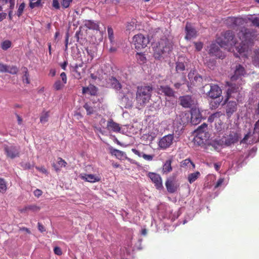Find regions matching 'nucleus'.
Here are the masks:
<instances>
[{
	"mask_svg": "<svg viewBox=\"0 0 259 259\" xmlns=\"http://www.w3.org/2000/svg\"><path fill=\"white\" fill-rule=\"evenodd\" d=\"M72 1L73 0H61V8L63 9L69 8Z\"/></svg>",
	"mask_w": 259,
	"mask_h": 259,
	"instance_id": "ea45409f",
	"label": "nucleus"
},
{
	"mask_svg": "<svg viewBox=\"0 0 259 259\" xmlns=\"http://www.w3.org/2000/svg\"><path fill=\"white\" fill-rule=\"evenodd\" d=\"M172 45L170 41L165 37L161 38L156 44L154 49L155 58H159L163 54L170 50Z\"/></svg>",
	"mask_w": 259,
	"mask_h": 259,
	"instance_id": "20e7f679",
	"label": "nucleus"
},
{
	"mask_svg": "<svg viewBox=\"0 0 259 259\" xmlns=\"http://www.w3.org/2000/svg\"><path fill=\"white\" fill-rule=\"evenodd\" d=\"M133 42L137 50L145 48L149 44V40L148 37H145L142 34H138L134 35L133 38Z\"/></svg>",
	"mask_w": 259,
	"mask_h": 259,
	"instance_id": "423d86ee",
	"label": "nucleus"
},
{
	"mask_svg": "<svg viewBox=\"0 0 259 259\" xmlns=\"http://www.w3.org/2000/svg\"><path fill=\"white\" fill-rule=\"evenodd\" d=\"M87 53L89 56H90L91 60H92L94 57L95 52L93 50L89 48V47L85 49Z\"/></svg>",
	"mask_w": 259,
	"mask_h": 259,
	"instance_id": "8fccbe9b",
	"label": "nucleus"
},
{
	"mask_svg": "<svg viewBox=\"0 0 259 259\" xmlns=\"http://www.w3.org/2000/svg\"><path fill=\"white\" fill-rule=\"evenodd\" d=\"M194 45L196 50L200 51L203 48V44L201 42H195Z\"/></svg>",
	"mask_w": 259,
	"mask_h": 259,
	"instance_id": "603ef678",
	"label": "nucleus"
},
{
	"mask_svg": "<svg viewBox=\"0 0 259 259\" xmlns=\"http://www.w3.org/2000/svg\"><path fill=\"white\" fill-rule=\"evenodd\" d=\"M107 128L109 131H112L114 132H119L121 130L119 124L115 122L112 119L108 121Z\"/></svg>",
	"mask_w": 259,
	"mask_h": 259,
	"instance_id": "f3484780",
	"label": "nucleus"
},
{
	"mask_svg": "<svg viewBox=\"0 0 259 259\" xmlns=\"http://www.w3.org/2000/svg\"><path fill=\"white\" fill-rule=\"evenodd\" d=\"M174 140V134H168L160 139L158 142V146L160 149L165 150L172 145Z\"/></svg>",
	"mask_w": 259,
	"mask_h": 259,
	"instance_id": "6e6552de",
	"label": "nucleus"
},
{
	"mask_svg": "<svg viewBox=\"0 0 259 259\" xmlns=\"http://www.w3.org/2000/svg\"><path fill=\"white\" fill-rule=\"evenodd\" d=\"M7 66V65L0 63V72L3 73L6 72Z\"/></svg>",
	"mask_w": 259,
	"mask_h": 259,
	"instance_id": "5fc2aeb1",
	"label": "nucleus"
},
{
	"mask_svg": "<svg viewBox=\"0 0 259 259\" xmlns=\"http://www.w3.org/2000/svg\"><path fill=\"white\" fill-rule=\"evenodd\" d=\"M238 141V137L237 134H230L226 138L225 144L230 146L237 142Z\"/></svg>",
	"mask_w": 259,
	"mask_h": 259,
	"instance_id": "412c9836",
	"label": "nucleus"
},
{
	"mask_svg": "<svg viewBox=\"0 0 259 259\" xmlns=\"http://www.w3.org/2000/svg\"><path fill=\"white\" fill-rule=\"evenodd\" d=\"M109 83L111 87L116 90L119 91L122 88V85L119 81L114 77H111L109 79Z\"/></svg>",
	"mask_w": 259,
	"mask_h": 259,
	"instance_id": "b1692460",
	"label": "nucleus"
},
{
	"mask_svg": "<svg viewBox=\"0 0 259 259\" xmlns=\"http://www.w3.org/2000/svg\"><path fill=\"white\" fill-rule=\"evenodd\" d=\"M136 58L140 64H144L146 62V57L142 53H137L136 54Z\"/></svg>",
	"mask_w": 259,
	"mask_h": 259,
	"instance_id": "473e14b6",
	"label": "nucleus"
},
{
	"mask_svg": "<svg viewBox=\"0 0 259 259\" xmlns=\"http://www.w3.org/2000/svg\"><path fill=\"white\" fill-rule=\"evenodd\" d=\"M19 71L18 67L16 66H7L6 72L12 74H16Z\"/></svg>",
	"mask_w": 259,
	"mask_h": 259,
	"instance_id": "f704fd0d",
	"label": "nucleus"
},
{
	"mask_svg": "<svg viewBox=\"0 0 259 259\" xmlns=\"http://www.w3.org/2000/svg\"><path fill=\"white\" fill-rule=\"evenodd\" d=\"M26 6V3L24 1H20V3H17L16 5L17 10L16 12V15L19 18L24 13V11L25 9Z\"/></svg>",
	"mask_w": 259,
	"mask_h": 259,
	"instance_id": "4be33fe9",
	"label": "nucleus"
},
{
	"mask_svg": "<svg viewBox=\"0 0 259 259\" xmlns=\"http://www.w3.org/2000/svg\"><path fill=\"white\" fill-rule=\"evenodd\" d=\"M84 25L87 28H88L90 29H93V30H99V24L92 20H85L84 21Z\"/></svg>",
	"mask_w": 259,
	"mask_h": 259,
	"instance_id": "393cba45",
	"label": "nucleus"
},
{
	"mask_svg": "<svg viewBox=\"0 0 259 259\" xmlns=\"http://www.w3.org/2000/svg\"><path fill=\"white\" fill-rule=\"evenodd\" d=\"M247 20L251 22L253 26L259 27V15L257 17H253V15H250L247 17Z\"/></svg>",
	"mask_w": 259,
	"mask_h": 259,
	"instance_id": "c756f323",
	"label": "nucleus"
},
{
	"mask_svg": "<svg viewBox=\"0 0 259 259\" xmlns=\"http://www.w3.org/2000/svg\"><path fill=\"white\" fill-rule=\"evenodd\" d=\"M153 157H154V156L153 155H147L145 153L143 155V158L147 161L152 160Z\"/></svg>",
	"mask_w": 259,
	"mask_h": 259,
	"instance_id": "864d4df0",
	"label": "nucleus"
},
{
	"mask_svg": "<svg viewBox=\"0 0 259 259\" xmlns=\"http://www.w3.org/2000/svg\"><path fill=\"white\" fill-rule=\"evenodd\" d=\"M58 161L57 163H58L59 166H58L55 163L53 164V166L54 167V168H55V169L56 171H59L60 167H65L67 164L66 162L64 160H63L62 158L59 157V158H58Z\"/></svg>",
	"mask_w": 259,
	"mask_h": 259,
	"instance_id": "c85d7f7f",
	"label": "nucleus"
},
{
	"mask_svg": "<svg viewBox=\"0 0 259 259\" xmlns=\"http://www.w3.org/2000/svg\"><path fill=\"white\" fill-rule=\"evenodd\" d=\"M153 90L151 85L137 87L135 100L139 108L144 107L149 102L151 98Z\"/></svg>",
	"mask_w": 259,
	"mask_h": 259,
	"instance_id": "f03ea898",
	"label": "nucleus"
},
{
	"mask_svg": "<svg viewBox=\"0 0 259 259\" xmlns=\"http://www.w3.org/2000/svg\"><path fill=\"white\" fill-rule=\"evenodd\" d=\"M68 41H69V34H68V33H67L66 34V37H65V51H66L68 49Z\"/></svg>",
	"mask_w": 259,
	"mask_h": 259,
	"instance_id": "680f3d73",
	"label": "nucleus"
},
{
	"mask_svg": "<svg viewBox=\"0 0 259 259\" xmlns=\"http://www.w3.org/2000/svg\"><path fill=\"white\" fill-rule=\"evenodd\" d=\"M60 76L61 77V79L63 82L64 84L66 83L67 82V76L65 72H62L60 74Z\"/></svg>",
	"mask_w": 259,
	"mask_h": 259,
	"instance_id": "bf43d9fd",
	"label": "nucleus"
},
{
	"mask_svg": "<svg viewBox=\"0 0 259 259\" xmlns=\"http://www.w3.org/2000/svg\"><path fill=\"white\" fill-rule=\"evenodd\" d=\"M7 190V182L5 179L0 178V192L4 193Z\"/></svg>",
	"mask_w": 259,
	"mask_h": 259,
	"instance_id": "72a5a7b5",
	"label": "nucleus"
},
{
	"mask_svg": "<svg viewBox=\"0 0 259 259\" xmlns=\"http://www.w3.org/2000/svg\"><path fill=\"white\" fill-rule=\"evenodd\" d=\"M16 116L17 117V121H18V124L19 125H21L22 123V122H23V119L22 118H21V117L18 115V114H16Z\"/></svg>",
	"mask_w": 259,
	"mask_h": 259,
	"instance_id": "0e129e2a",
	"label": "nucleus"
},
{
	"mask_svg": "<svg viewBox=\"0 0 259 259\" xmlns=\"http://www.w3.org/2000/svg\"><path fill=\"white\" fill-rule=\"evenodd\" d=\"M232 24L230 27L235 29L237 27L239 29L237 36L240 42L238 45L234 34L231 30H227L223 34V38H218V42L221 47L225 46H236V50L239 53L247 52L251 47L253 46L254 34L249 29L245 27H241L245 23V21L241 18H231L229 19Z\"/></svg>",
	"mask_w": 259,
	"mask_h": 259,
	"instance_id": "f257e3e1",
	"label": "nucleus"
},
{
	"mask_svg": "<svg viewBox=\"0 0 259 259\" xmlns=\"http://www.w3.org/2000/svg\"><path fill=\"white\" fill-rule=\"evenodd\" d=\"M207 129V124L205 123H203L201 125L199 126L195 131L197 134L196 138L201 139L202 134H205V132Z\"/></svg>",
	"mask_w": 259,
	"mask_h": 259,
	"instance_id": "5701e85b",
	"label": "nucleus"
},
{
	"mask_svg": "<svg viewBox=\"0 0 259 259\" xmlns=\"http://www.w3.org/2000/svg\"><path fill=\"white\" fill-rule=\"evenodd\" d=\"M84 108L86 110L88 115H91L94 112V108L91 106L88 103H85L83 105Z\"/></svg>",
	"mask_w": 259,
	"mask_h": 259,
	"instance_id": "37998d69",
	"label": "nucleus"
},
{
	"mask_svg": "<svg viewBox=\"0 0 259 259\" xmlns=\"http://www.w3.org/2000/svg\"><path fill=\"white\" fill-rule=\"evenodd\" d=\"M158 90L162 93H163L165 96L172 97L175 96L174 91L168 85H160L158 88Z\"/></svg>",
	"mask_w": 259,
	"mask_h": 259,
	"instance_id": "dca6fc26",
	"label": "nucleus"
},
{
	"mask_svg": "<svg viewBox=\"0 0 259 259\" xmlns=\"http://www.w3.org/2000/svg\"><path fill=\"white\" fill-rule=\"evenodd\" d=\"M54 253L57 255H61L62 254V251L60 247L56 246L54 248Z\"/></svg>",
	"mask_w": 259,
	"mask_h": 259,
	"instance_id": "3c124183",
	"label": "nucleus"
},
{
	"mask_svg": "<svg viewBox=\"0 0 259 259\" xmlns=\"http://www.w3.org/2000/svg\"><path fill=\"white\" fill-rule=\"evenodd\" d=\"M15 0H0V11H3L4 8L14 9Z\"/></svg>",
	"mask_w": 259,
	"mask_h": 259,
	"instance_id": "4468645a",
	"label": "nucleus"
},
{
	"mask_svg": "<svg viewBox=\"0 0 259 259\" xmlns=\"http://www.w3.org/2000/svg\"><path fill=\"white\" fill-rule=\"evenodd\" d=\"M107 30H108V38H109L111 43H113L114 41L113 30L111 27H108Z\"/></svg>",
	"mask_w": 259,
	"mask_h": 259,
	"instance_id": "a19ab883",
	"label": "nucleus"
},
{
	"mask_svg": "<svg viewBox=\"0 0 259 259\" xmlns=\"http://www.w3.org/2000/svg\"><path fill=\"white\" fill-rule=\"evenodd\" d=\"M223 182H224V179L220 178L218 180V181L215 184V188H218V187H220L222 184Z\"/></svg>",
	"mask_w": 259,
	"mask_h": 259,
	"instance_id": "e2e57ef3",
	"label": "nucleus"
},
{
	"mask_svg": "<svg viewBox=\"0 0 259 259\" xmlns=\"http://www.w3.org/2000/svg\"><path fill=\"white\" fill-rule=\"evenodd\" d=\"M252 62L255 66L259 67V49L254 52Z\"/></svg>",
	"mask_w": 259,
	"mask_h": 259,
	"instance_id": "e433bc0d",
	"label": "nucleus"
},
{
	"mask_svg": "<svg viewBox=\"0 0 259 259\" xmlns=\"http://www.w3.org/2000/svg\"><path fill=\"white\" fill-rule=\"evenodd\" d=\"M4 150L7 158L13 159L20 156V147L18 146L5 145Z\"/></svg>",
	"mask_w": 259,
	"mask_h": 259,
	"instance_id": "0eeeda50",
	"label": "nucleus"
},
{
	"mask_svg": "<svg viewBox=\"0 0 259 259\" xmlns=\"http://www.w3.org/2000/svg\"><path fill=\"white\" fill-rule=\"evenodd\" d=\"M185 30L186 31V35L185 36V38L187 39H190L192 37H194L196 35V30L194 28H192L190 24L187 23Z\"/></svg>",
	"mask_w": 259,
	"mask_h": 259,
	"instance_id": "6ab92c4d",
	"label": "nucleus"
},
{
	"mask_svg": "<svg viewBox=\"0 0 259 259\" xmlns=\"http://www.w3.org/2000/svg\"><path fill=\"white\" fill-rule=\"evenodd\" d=\"M165 186L169 193H174L177 191L179 184L174 178H169L166 181Z\"/></svg>",
	"mask_w": 259,
	"mask_h": 259,
	"instance_id": "9b49d317",
	"label": "nucleus"
},
{
	"mask_svg": "<svg viewBox=\"0 0 259 259\" xmlns=\"http://www.w3.org/2000/svg\"><path fill=\"white\" fill-rule=\"evenodd\" d=\"M28 210H31L33 212L38 211L40 209V207L36 206V205H30L27 206Z\"/></svg>",
	"mask_w": 259,
	"mask_h": 259,
	"instance_id": "de8ad7c7",
	"label": "nucleus"
},
{
	"mask_svg": "<svg viewBox=\"0 0 259 259\" xmlns=\"http://www.w3.org/2000/svg\"><path fill=\"white\" fill-rule=\"evenodd\" d=\"M148 176L154 184L157 189H159L162 188V179L159 175L150 172L148 173Z\"/></svg>",
	"mask_w": 259,
	"mask_h": 259,
	"instance_id": "f8f14e48",
	"label": "nucleus"
},
{
	"mask_svg": "<svg viewBox=\"0 0 259 259\" xmlns=\"http://www.w3.org/2000/svg\"><path fill=\"white\" fill-rule=\"evenodd\" d=\"M111 153L118 159H122L125 155L123 152L115 149L111 150Z\"/></svg>",
	"mask_w": 259,
	"mask_h": 259,
	"instance_id": "2f4dec72",
	"label": "nucleus"
},
{
	"mask_svg": "<svg viewBox=\"0 0 259 259\" xmlns=\"http://www.w3.org/2000/svg\"><path fill=\"white\" fill-rule=\"evenodd\" d=\"M52 6L55 10H60L61 6L58 0H52Z\"/></svg>",
	"mask_w": 259,
	"mask_h": 259,
	"instance_id": "49530a36",
	"label": "nucleus"
},
{
	"mask_svg": "<svg viewBox=\"0 0 259 259\" xmlns=\"http://www.w3.org/2000/svg\"><path fill=\"white\" fill-rule=\"evenodd\" d=\"M200 176V173L198 171L191 173L188 176V181L190 184H192L195 182Z\"/></svg>",
	"mask_w": 259,
	"mask_h": 259,
	"instance_id": "cd10ccee",
	"label": "nucleus"
},
{
	"mask_svg": "<svg viewBox=\"0 0 259 259\" xmlns=\"http://www.w3.org/2000/svg\"><path fill=\"white\" fill-rule=\"evenodd\" d=\"M202 81V78L201 76L199 74L196 75L194 77V80H193V82L194 84L199 85L200 84Z\"/></svg>",
	"mask_w": 259,
	"mask_h": 259,
	"instance_id": "a18cd8bd",
	"label": "nucleus"
},
{
	"mask_svg": "<svg viewBox=\"0 0 259 259\" xmlns=\"http://www.w3.org/2000/svg\"><path fill=\"white\" fill-rule=\"evenodd\" d=\"M237 110V103L235 101L229 102L226 106V112L228 117H230Z\"/></svg>",
	"mask_w": 259,
	"mask_h": 259,
	"instance_id": "2eb2a0df",
	"label": "nucleus"
},
{
	"mask_svg": "<svg viewBox=\"0 0 259 259\" xmlns=\"http://www.w3.org/2000/svg\"><path fill=\"white\" fill-rule=\"evenodd\" d=\"M80 34V31H77L75 34V37L76 38L77 41L81 43L79 41V34Z\"/></svg>",
	"mask_w": 259,
	"mask_h": 259,
	"instance_id": "338daca9",
	"label": "nucleus"
},
{
	"mask_svg": "<svg viewBox=\"0 0 259 259\" xmlns=\"http://www.w3.org/2000/svg\"><path fill=\"white\" fill-rule=\"evenodd\" d=\"M97 92V90L95 87L93 86L91 88L90 94L92 95H95Z\"/></svg>",
	"mask_w": 259,
	"mask_h": 259,
	"instance_id": "69168bd1",
	"label": "nucleus"
},
{
	"mask_svg": "<svg viewBox=\"0 0 259 259\" xmlns=\"http://www.w3.org/2000/svg\"><path fill=\"white\" fill-rule=\"evenodd\" d=\"M254 130L255 131L259 130V119L255 122L254 124Z\"/></svg>",
	"mask_w": 259,
	"mask_h": 259,
	"instance_id": "774afa93",
	"label": "nucleus"
},
{
	"mask_svg": "<svg viewBox=\"0 0 259 259\" xmlns=\"http://www.w3.org/2000/svg\"><path fill=\"white\" fill-rule=\"evenodd\" d=\"M180 104L185 108H190L195 104V101L191 96L185 95L180 97Z\"/></svg>",
	"mask_w": 259,
	"mask_h": 259,
	"instance_id": "9d476101",
	"label": "nucleus"
},
{
	"mask_svg": "<svg viewBox=\"0 0 259 259\" xmlns=\"http://www.w3.org/2000/svg\"><path fill=\"white\" fill-rule=\"evenodd\" d=\"M245 73V69L242 65L240 64L236 65L234 74L231 78V81L227 82V85L229 87L227 90L228 95L238 91L239 85L234 82L238 80L241 76H244Z\"/></svg>",
	"mask_w": 259,
	"mask_h": 259,
	"instance_id": "7ed1b4c3",
	"label": "nucleus"
},
{
	"mask_svg": "<svg viewBox=\"0 0 259 259\" xmlns=\"http://www.w3.org/2000/svg\"><path fill=\"white\" fill-rule=\"evenodd\" d=\"M221 47L220 44L218 42L217 39V43H212L210 45L208 53L211 56H214L220 59H223L225 57V54L221 50L220 47Z\"/></svg>",
	"mask_w": 259,
	"mask_h": 259,
	"instance_id": "1a4fd4ad",
	"label": "nucleus"
},
{
	"mask_svg": "<svg viewBox=\"0 0 259 259\" xmlns=\"http://www.w3.org/2000/svg\"><path fill=\"white\" fill-rule=\"evenodd\" d=\"M63 87V84L61 83L60 80H57L54 84V88L56 91L61 90Z\"/></svg>",
	"mask_w": 259,
	"mask_h": 259,
	"instance_id": "09e8293b",
	"label": "nucleus"
},
{
	"mask_svg": "<svg viewBox=\"0 0 259 259\" xmlns=\"http://www.w3.org/2000/svg\"><path fill=\"white\" fill-rule=\"evenodd\" d=\"M180 166L182 167L193 170L195 168V164L190 158H187L181 161Z\"/></svg>",
	"mask_w": 259,
	"mask_h": 259,
	"instance_id": "a211bd4d",
	"label": "nucleus"
},
{
	"mask_svg": "<svg viewBox=\"0 0 259 259\" xmlns=\"http://www.w3.org/2000/svg\"><path fill=\"white\" fill-rule=\"evenodd\" d=\"M12 46V42L10 40H6L2 42L1 48L3 50H7Z\"/></svg>",
	"mask_w": 259,
	"mask_h": 259,
	"instance_id": "4c0bfd02",
	"label": "nucleus"
},
{
	"mask_svg": "<svg viewBox=\"0 0 259 259\" xmlns=\"http://www.w3.org/2000/svg\"><path fill=\"white\" fill-rule=\"evenodd\" d=\"M172 159H169L165 161L162 167V171L163 173L167 174L172 171Z\"/></svg>",
	"mask_w": 259,
	"mask_h": 259,
	"instance_id": "bb28decb",
	"label": "nucleus"
},
{
	"mask_svg": "<svg viewBox=\"0 0 259 259\" xmlns=\"http://www.w3.org/2000/svg\"><path fill=\"white\" fill-rule=\"evenodd\" d=\"M203 91L208 97L214 100L220 98L222 92L218 85L212 83L205 84L203 87Z\"/></svg>",
	"mask_w": 259,
	"mask_h": 259,
	"instance_id": "39448f33",
	"label": "nucleus"
},
{
	"mask_svg": "<svg viewBox=\"0 0 259 259\" xmlns=\"http://www.w3.org/2000/svg\"><path fill=\"white\" fill-rule=\"evenodd\" d=\"M42 194V192L41 190L37 189L34 191V195L35 197H39Z\"/></svg>",
	"mask_w": 259,
	"mask_h": 259,
	"instance_id": "4d7b16f0",
	"label": "nucleus"
},
{
	"mask_svg": "<svg viewBox=\"0 0 259 259\" xmlns=\"http://www.w3.org/2000/svg\"><path fill=\"white\" fill-rule=\"evenodd\" d=\"M79 177L82 180L90 183H95L101 180L100 177L93 174H80Z\"/></svg>",
	"mask_w": 259,
	"mask_h": 259,
	"instance_id": "ddd939ff",
	"label": "nucleus"
},
{
	"mask_svg": "<svg viewBox=\"0 0 259 259\" xmlns=\"http://www.w3.org/2000/svg\"><path fill=\"white\" fill-rule=\"evenodd\" d=\"M223 97L221 99L220 98H218L217 99H215V100L212 101L210 103V107L212 109H216L220 105V103L222 101Z\"/></svg>",
	"mask_w": 259,
	"mask_h": 259,
	"instance_id": "c9c22d12",
	"label": "nucleus"
},
{
	"mask_svg": "<svg viewBox=\"0 0 259 259\" xmlns=\"http://www.w3.org/2000/svg\"><path fill=\"white\" fill-rule=\"evenodd\" d=\"M219 116L218 113H215L214 114H211L208 118V120L210 122H212L213 121L214 118H217Z\"/></svg>",
	"mask_w": 259,
	"mask_h": 259,
	"instance_id": "13d9d810",
	"label": "nucleus"
},
{
	"mask_svg": "<svg viewBox=\"0 0 259 259\" xmlns=\"http://www.w3.org/2000/svg\"><path fill=\"white\" fill-rule=\"evenodd\" d=\"M126 27L127 30L134 31L136 28L137 25L134 21H131L127 23Z\"/></svg>",
	"mask_w": 259,
	"mask_h": 259,
	"instance_id": "79ce46f5",
	"label": "nucleus"
},
{
	"mask_svg": "<svg viewBox=\"0 0 259 259\" xmlns=\"http://www.w3.org/2000/svg\"><path fill=\"white\" fill-rule=\"evenodd\" d=\"M132 151L136 155H137L138 156H139L140 157H143V155L144 154L143 152H141L136 149H132Z\"/></svg>",
	"mask_w": 259,
	"mask_h": 259,
	"instance_id": "052dcab7",
	"label": "nucleus"
},
{
	"mask_svg": "<svg viewBox=\"0 0 259 259\" xmlns=\"http://www.w3.org/2000/svg\"><path fill=\"white\" fill-rule=\"evenodd\" d=\"M38 229L40 232H44L46 231L45 227L40 223H37Z\"/></svg>",
	"mask_w": 259,
	"mask_h": 259,
	"instance_id": "6e6d98bb",
	"label": "nucleus"
},
{
	"mask_svg": "<svg viewBox=\"0 0 259 259\" xmlns=\"http://www.w3.org/2000/svg\"><path fill=\"white\" fill-rule=\"evenodd\" d=\"M191 122L194 124L198 123L201 121L200 114L196 111H193L191 113Z\"/></svg>",
	"mask_w": 259,
	"mask_h": 259,
	"instance_id": "a878e982",
	"label": "nucleus"
},
{
	"mask_svg": "<svg viewBox=\"0 0 259 259\" xmlns=\"http://www.w3.org/2000/svg\"><path fill=\"white\" fill-rule=\"evenodd\" d=\"M49 117V112L44 113L40 117V121L41 123H45L48 121Z\"/></svg>",
	"mask_w": 259,
	"mask_h": 259,
	"instance_id": "c03bdc74",
	"label": "nucleus"
},
{
	"mask_svg": "<svg viewBox=\"0 0 259 259\" xmlns=\"http://www.w3.org/2000/svg\"><path fill=\"white\" fill-rule=\"evenodd\" d=\"M185 69V66L184 63L177 62L176 63V70L178 73L182 72Z\"/></svg>",
	"mask_w": 259,
	"mask_h": 259,
	"instance_id": "58836bf2",
	"label": "nucleus"
},
{
	"mask_svg": "<svg viewBox=\"0 0 259 259\" xmlns=\"http://www.w3.org/2000/svg\"><path fill=\"white\" fill-rule=\"evenodd\" d=\"M42 0H29L28 8L32 10L35 8H41L43 7Z\"/></svg>",
	"mask_w": 259,
	"mask_h": 259,
	"instance_id": "aec40b11",
	"label": "nucleus"
},
{
	"mask_svg": "<svg viewBox=\"0 0 259 259\" xmlns=\"http://www.w3.org/2000/svg\"><path fill=\"white\" fill-rule=\"evenodd\" d=\"M22 70L23 71L24 74L22 76V81L24 83H26V84H29L30 83V80L29 78V73L28 71V69L26 67H24L22 68Z\"/></svg>",
	"mask_w": 259,
	"mask_h": 259,
	"instance_id": "7c9ffc66",
	"label": "nucleus"
}]
</instances>
